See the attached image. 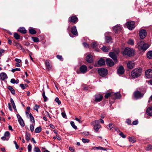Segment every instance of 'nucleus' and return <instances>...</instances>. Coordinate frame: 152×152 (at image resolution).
I'll list each match as a JSON object with an SVG mask.
<instances>
[{
    "label": "nucleus",
    "instance_id": "48",
    "mask_svg": "<svg viewBox=\"0 0 152 152\" xmlns=\"http://www.w3.org/2000/svg\"><path fill=\"white\" fill-rule=\"evenodd\" d=\"M39 107V106L37 105V104H36L35 105L34 107V110H36L37 111V112H38V108Z\"/></svg>",
    "mask_w": 152,
    "mask_h": 152
},
{
    "label": "nucleus",
    "instance_id": "39",
    "mask_svg": "<svg viewBox=\"0 0 152 152\" xmlns=\"http://www.w3.org/2000/svg\"><path fill=\"white\" fill-rule=\"evenodd\" d=\"M18 121L20 124V125L22 126H25V124L22 119L20 120H18Z\"/></svg>",
    "mask_w": 152,
    "mask_h": 152
},
{
    "label": "nucleus",
    "instance_id": "28",
    "mask_svg": "<svg viewBox=\"0 0 152 152\" xmlns=\"http://www.w3.org/2000/svg\"><path fill=\"white\" fill-rule=\"evenodd\" d=\"M147 57L149 59L152 58V51H150L147 53Z\"/></svg>",
    "mask_w": 152,
    "mask_h": 152
},
{
    "label": "nucleus",
    "instance_id": "4",
    "mask_svg": "<svg viewBox=\"0 0 152 152\" xmlns=\"http://www.w3.org/2000/svg\"><path fill=\"white\" fill-rule=\"evenodd\" d=\"M99 74L101 75H106L108 73V71L107 70L104 68H101L98 70V71Z\"/></svg>",
    "mask_w": 152,
    "mask_h": 152
},
{
    "label": "nucleus",
    "instance_id": "50",
    "mask_svg": "<svg viewBox=\"0 0 152 152\" xmlns=\"http://www.w3.org/2000/svg\"><path fill=\"white\" fill-rule=\"evenodd\" d=\"M82 142L84 143H88L89 142V140L88 139H86L84 138H83L82 139Z\"/></svg>",
    "mask_w": 152,
    "mask_h": 152
},
{
    "label": "nucleus",
    "instance_id": "46",
    "mask_svg": "<svg viewBox=\"0 0 152 152\" xmlns=\"http://www.w3.org/2000/svg\"><path fill=\"white\" fill-rule=\"evenodd\" d=\"M32 39L35 42H38L39 41V39L37 37H32Z\"/></svg>",
    "mask_w": 152,
    "mask_h": 152
},
{
    "label": "nucleus",
    "instance_id": "22",
    "mask_svg": "<svg viewBox=\"0 0 152 152\" xmlns=\"http://www.w3.org/2000/svg\"><path fill=\"white\" fill-rule=\"evenodd\" d=\"M91 45L92 47L93 48L96 50V51H98V45L96 42H92V43L91 44Z\"/></svg>",
    "mask_w": 152,
    "mask_h": 152
},
{
    "label": "nucleus",
    "instance_id": "44",
    "mask_svg": "<svg viewBox=\"0 0 152 152\" xmlns=\"http://www.w3.org/2000/svg\"><path fill=\"white\" fill-rule=\"evenodd\" d=\"M70 124L72 127L75 129H77V127L76 126L74 122L73 121H71L70 122Z\"/></svg>",
    "mask_w": 152,
    "mask_h": 152
},
{
    "label": "nucleus",
    "instance_id": "6",
    "mask_svg": "<svg viewBox=\"0 0 152 152\" xmlns=\"http://www.w3.org/2000/svg\"><path fill=\"white\" fill-rule=\"evenodd\" d=\"M122 32V27L121 25H118L115 26V33L120 34Z\"/></svg>",
    "mask_w": 152,
    "mask_h": 152
},
{
    "label": "nucleus",
    "instance_id": "2",
    "mask_svg": "<svg viewBox=\"0 0 152 152\" xmlns=\"http://www.w3.org/2000/svg\"><path fill=\"white\" fill-rule=\"evenodd\" d=\"M142 70L138 67L133 70L131 73V76H140L142 75Z\"/></svg>",
    "mask_w": 152,
    "mask_h": 152
},
{
    "label": "nucleus",
    "instance_id": "23",
    "mask_svg": "<svg viewBox=\"0 0 152 152\" xmlns=\"http://www.w3.org/2000/svg\"><path fill=\"white\" fill-rule=\"evenodd\" d=\"M142 50H146L149 47V45L147 43H145L143 42Z\"/></svg>",
    "mask_w": 152,
    "mask_h": 152
},
{
    "label": "nucleus",
    "instance_id": "52",
    "mask_svg": "<svg viewBox=\"0 0 152 152\" xmlns=\"http://www.w3.org/2000/svg\"><path fill=\"white\" fill-rule=\"evenodd\" d=\"M94 148H96L98 149L102 150H106L105 148H104L102 147H100V146L98 147H94Z\"/></svg>",
    "mask_w": 152,
    "mask_h": 152
},
{
    "label": "nucleus",
    "instance_id": "5",
    "mask_svg": "<svg viewBox=\"0 0 152 152\" xmlns=\"http://www.w3.org/2000/svg\"><path fill=\"white\" fill-rule=\"evenodd\" d=\"M127 28L130 30H132L135 27L134 22L133 21L128 22L126 23Z\"/></svg>",
    "mask_w": 152,
    "mask_h": 152
},
{
    "label": "nucleus",
    "instance_id": "43",
    "mask_svg": "<svg viewBox=\"0 0 152 152\" xmlns=\"http://www.w3.org/2000/svg\"><path fill=\"white\" fill-rule=\"evenodd\" d=\"M14 37L16 39H20V35L18 33H15L14 34Z\"/></svg>",
    "mask_w": 152,
    "mask_h": 152
},
{
    "label": "nucleus",
    "instance_id": "3",
    "mask_svg": "<svg viewBox=\"0 0 152 152\" xmlns=\"http://www.w3.org/2000/svg\"><path fill=\"white\" fill-rule=\"evenodd\" d=\"M99 120H96L91 123V125L94 126V129L96 132H98L101 127V125L99 124Z\"/></svg>",
    "mask_w": 152,
    "mask_h": 152
},
{
    "label": "nucleus",
    "instance_id": "34",
    "mask_svg": "<svg viewBox=\"0 0 152 152\" xmlns=\"http://www.w3.org/2000/svg\"><path fill=\"white\" fill-rule=\"evenodd\" d=\"M28 115H29V117L30 118V121H32L33 123H34V118L32 115L31 113H28Z\"/></svg>",
    "mask_w": 152,
    "mask_h": 152
},
{
    "label": "nucleus",
    "instance_id": "35",
    "mask_svg": "<svg viewBox=\"0 0 152 152\" xmlns=\"http://www.w3.org/2000/svg\"><path fill=\"white\" fill-rule=\"evenodd\" d=\"M115 130L116 131H117L118 132V131L119 132V134L122 138H124L126 137L125 135L122 132H120L119 130H118L117 129H115Z\"/></svg>",
    "mask_w": 152,
    "mask_h": 152
},
{
    "label": "nucleus",
    "instance_id": "17",
    "mask_svg": "<svg viewBox=\"0 0 152 152\" xmlns=\"http://www.w3.org/2000/svg\"><path fill=\"white\" fill-rule=\"evenodd\" d=\"M146 112L148 115L152 116V107H148L147 110Z\"/></svg>",
    "mask_w": 152,
    "mask_h": 152
},
{
    "label": "nucleus",
    "instance_id": "16",
    "mask_svg": "<svg viewBox=\"0 0 152 152\" xmlns=\"http://www.w3.org/2000/svg\"><path fill=\"white\" fill-rule=\"evenodd\" d=\"M87 70V67L86 65H82L80 68V70L81 72L85 73Z\"/></svg>",
    "mask_w": 152,
    "mask_h": 152
},
{
    "label": "nucleus",
    "instance_id": "33",
    "mask_svg": "<svg viewBox=\"0 0 152 152\" xmlns=\"http://www.w3.org/2000/svg\"><path fill=\"white\" fill-rule=\"evenodd\" d=\"M8 89L11 91V93L13 94H15V92L14 89L11 86H9Z\"/></svg>",
    "mask_w": 152,
    "mask_h": 152
},
{
    "label": "nucleus",
    "instance_id": "56",
    "mask_svg": "<svg viewBox=\"0 0 152 152\" xmlns=\"http://www.w3.org/2000/svg\"><path fill=\"white\" fill-rule=\"evenodd\" d=\"M20 68H16L15 69H12L11 71L13 72H14L15 71H20Z\"/></svg>",
    "mask_w": 152,
    "mask_h": 152
},
{
    "label": "nucleus",
    "instance_id": "32",
    "mask_svg": "<svg viewBox=\"0 0 152 152\" xmlns=\"http://www.w3.org/2000/svg\"><path fill=\"white\" fill-rule=\"evenodd\" d=\"M105 40L107 42L109 43L111 42L112 38L110 37L107 36L105 37Z\"/></svg>",
    "mask_w": 152,
    "mask_h": 152
},
{
    "label": "nucleus",
    "instance_id": "61",
    "mask_svg": "<svg viewBox=\"0 0 152 152\" xmlns=\"http://www.w3.org/2000/svg\"><path fill=\"white\" fill-rule=\"evenodd\" d=\"M57 57L58 59H59L60 60H63V58L62 57V56H60L59 55H57Z\"/></svg>",
    "mask_w": 152,
    "mask_h": 152
},
{
    "label": "nucleus",
    "instance_id": "18",
    "mask_svg": "<svg viewBox=\"0 0 152 152\" xmlns=\"http://www.w3.org/2000/svg\"><path fill=\"white\" fill-rule=\"evenodd\" d=\"M143 45V42L141 41L137 43V47L138 49L139 50H142Z\"/></svg>",
    "mask_w": 152,
    "mask_h": 152
},
{
    "label": "nucleus",
    "instance_id": "30",
    "mask_svg": "<svg viewBox=\"0 0 152 152\" xmlns=\"http://www.w3.org/2000/svg\"><path fill=\"white\" fill-rule=\"evenodd\" d=\"M101 49L103 51L105 52H108L109 50V49L105 46H103Z\"/></svg>",
    "mask_w": 152,
    "mask_h": 152
},
{
    "label": "nucleus",
    "instance_id": "37",
    "mask_svg": "<svg viewBox=\"0 0 152 152\" xmlns=\"http://www.w3.org/2000/svg\"><path fill=\"white\" fill-rule=\"evenodd\" d=\"M42 130V128L41 126H39L36 128L35 130V132L37 133L40 132Z\"/></svg>",
    "mask_w": 152,
    "mask_h": 152
},
{
    "label": "nucleus",
    "instance_id": "62",
    "mask_svg": "<svg viewBox=\"0 0 152 152\" xmlns=\"http://www.w3.org/2000/svg\"><path fill=\"white\" fill-rule=\"evenodd\" d=\"M61 115L63 118H66V116L65 112H62L61 113Z\"/></svg>",
    "mask_w": 152,
    "mask_h": 152
},
{
    "label": "nucleus",
    "instance_id": "51",
    "mask_svg": "<svg viewBox=\"0 0 152 152\" xmlns=\"http://www.w3.org/2000/svg\"><path fill=\"white\" fill-rule=\"evenodd\" d=\"M5 50L3 49H0V57H1L2 55V54L5 52Z\"/></svg>",
    "mask_w": 152,
    "mask_h": 152
},
{
    "label": "nucleus",
    "instance_id": "57",
    "mask_svg": "<svg viewBox=\"0 0 152 152\" xmlns=\"http://www.w3.org/2000/svg\"><path fill=\"white\" fill-rule=\"evenodd\" d=\"M34 151L35 152H41L39 148L37 147H35L34 148Z\"/></svg>",
    "mask_w": 152,
    "mask_h": 152
},
{
    "label": "nucleus",
    "instance_id": "29",
    "mask_svg": "<svg viewBox=\"0 0 152 152\" xmlns=\"http://www.w3.org/2000/svg\"><path fill=\"white\" fill-rule=\"evenodd\" d=\"M42 96L44 99V102H46L48 100L47 97L45 95V92L44 90H43V92L42 94Z\"/></svg>",
    "mask_w": 152,
    "mask_h": 152
},
{
    "label": "nucleus",
    "instance_id": "8",
    "mask_svg": "<svg viewBox=\"0 0 152 152\" xmlns=\"http://www.w3.org/2000/svg\"><path fill=\"white\" fill-rule=\"evenodd\" d=\"M147 34L146 31L144 29L141 30L139 32V35L140 38L141 39L144 38Z\"/></svg>",
    "mask_w": 152,
    "mask_h": 152
},
{
    "label": "nucleus",
    "instance_id": "9",
    "mask_svg": "<svg viewBox=\"0 0 152 152\" xmlns=\"http://www.w3.org/2000/svg\"><path fill=\"white\" fill-rule=\"evenodd\" d=\"M103 98V96L100 94H97L95 95V99L94 101L98 102L102 101Z\"/></svg>",
    "mask_w": 152,
    "mask_h": 152
},
{
    "label": "nucleus",
    "instance_id": "26",
    "mask_svg": "<svg viewBox=\"0 0 152 152\" xmlns=\"http://www.w3.org/2000/svg\"><path fill=\"white\" fill-rule=\"evenodd\" d=\"M121 95L119 92L115 93V99H119L121 97Z\"/></svg>",
    "mask_w": 152,
    "mask_h": 152
},
{
    "label": "nucleus",
    "instance_id": "47",
    "mask_svg": "<svg viewBox=\"0 0 152 152\" xmlns=\"http://www.w3.org/2000/svg\"><path fill=\"white\" fill-rule=\"evenodd\" d=\"M145 149L147 151H149L151 149H152V146L151 145H148L147 147H146Z\"/></svg>",
    "mask_w": 152,
    "mask_h": 152
},
{
    "label": "nucleus",
    "instance_id": "64",
    "mask_svg": "<svg viewBox=\"0 0 152 152\" xmlns=\"http://www.w3.org/2000/svg\"><path fill=\"white\" fill-rule=\"evenodd\" d=\"M20 86L23 89H24L26 88L25 86L23 84H20Z\"/></svg>",
    "mask_w": 152,
    "mask_h": 152
},
{
    "label": "nucleus",
    "instance_id": "53",
    "mask_svg": "<svg viewBox=\"0 0 152 152\" xmlns=\"http://www.w3.org/2000/svg\"><path fill=\"white\" fill-rule=\"evenodd\" d=\"M55 100L56 102L58 103V104L60 105L61 104V102L60 100H59L58 98L56 97L55 99Z\"/></svg>",
    "mask_w": 152,
    "mask_h": 152
},
{
    "label": "nucleus",
    "instance_id": "19",
    "mask_svg": "<svg viewBox=\"0 0 152 152\" xmlns=\"http://www.w3.org/2000/svg\"><path fill=\"white\" fill-rule=\"evenodd\" d=\"M146 76H152V69H148L145 72Z\"/></svg>",
    "mask_w": 152,
    "mask_h": 152
},
{
    "label": "nucleus",
    "instance_id": "25",
    "mask_svg": "<svg viewBox=\"0 0 152 152\" xmlns=\"http://www.w3.org/2000/svg\"><path fill=\"white\" fill-rule=\"evenodd\" d=\"M45 64L46 68L48 70H50L51 68V66L50 65V63L48 61H46Z\"/></svg>",
    "mask_w": 152,
    "mask_h": 152
},
{
    "label": "nucleus",
    "instance_id": "55",
    "mask_svg": "<svg viewBox=\"0 0 152 152\" xmlns=\"http://www.w3.org/2000/svg\"><path fill=\"white\" fill-rule=\"evenodd\" d=\"M32 148V147L31 145H30V144H29V145L28 146V152H30L31 151Z\"/></svg>",
    "mask_w": 152,
    "mask_h": 152
},
{
    "label": "nucleus",
    "instance_id": "11",
    "mask_svg": "<svg viewBox=\"0 0 152 152\" xmlns=\"http://www.w3.org/2000/svg\"><path fill=\"white\" fill-rule=\"evenodd\" d=\"M135 66V64L133 61H129L127 64V67L130 69H132Z\"/></svg>",
    "mask_w": 152,
    "mask_h": 152
},
{
    "label": "nucleus",
    "instance_id": "15",
    "mask_svg": "<svg viewBox=\"0 0 152 152\" xmlns=\"http://www.w3.org/2000/svg\"><path fill=\"white\" fill-rule=\"evenodd\" d=\"M120 52V50L118 48H116L115 50V63H116L118 60L116 59V57Z\"/></svg>",
    "mask_w": 152,
    "mask_h": 152
},
{
    "label": "nucleus",
    "instance_id": "7",
    "mask_svg": "<svg viewBox=\"0 0 152 152\" xmlns=\"http://www.w3.org/2000/svg\"><path fill=\"white\" fill-rule=\"evenodd\" d=\"M143 94L139 91H135L134 93V95L136 99H139L143 97Z\"/></svg>",
    "mask_w": 152,
    "mask_h": 152
},
{
    "label": "nucleus",
    "instance_id": "58",
    "mask_svg": "<svg viewBox=\"0 0 152 152\" xmlns=\"http://www.w3.org/2000/svg\"><path fill=\"white\" fill-rule=\"evenodd\" d=\"M34 129V127L33 125L30 126V129L31 132H33Z\"/></svg>",
    "mask_w": 152,
    "mask_h": 152
},
{
    "label": "nucleus",
    "instance_id": "60",
    "mask_svg": "<svg viewBox=\"0 0 152 152\" xmlns=\"http://www.w3.org/2000/svg\"><path fill=\"white\" fill-rule=\"evenodd\" d=\"M1 139L3 140H9V138H7V137H5V136L2 137H1Z\"/></svg>",
    "mask_w": 152,
    "mask_h": 152
},
{
    "label": "nucleus",
    "instance_id": "24",
    "mask_svg": "<svg viewBox=\"0 0 152 152\" xmlns=\"http://www.w3.org/2000/svg\"><path fill=\"white\" fill-rule=\"evenodd\" d=\"M18 31L22 34H26V31L24 27H20L18 30Z\"/></svg>",
    "mask_w": 152,
    "mask_h": 152
},
{
    "label": "nucleus",
    "instance_id": "49",
    "mask_svg": "<svg viewBox=\"0 0 152 152\" xmlns=\"http://www.w3.org/2000/svg\"><path fill=\"white\" fill-rule=\"evenodd\" d=\"M113 93H112V94ZM111 93H108L105 94L104 97L105 98H108L109 97H110L111 96Z\"/></svg>",
    "mask_w": 152,
    "mask_h": 152
},
{
    "label": "nucleus",
    "instance_id": "12",
    "mask_svg": "<svg viewBox=\"0 0 152 152\" xmlns=\"http://www.w3.org/2000/svg\"><path fill=\"white\" fill-rule=\"evenodd\" d=\"M124 72V67L121 66H120L117 70V72L119 75H122Z\"/></svg>",
    "mask_w": 152,
    "mask_h": 152
},
{
    "label": "nucleus",
    "instance_id": "20",
    "mask_svg": "<svg viewBox=\"0 0 152 152\" xmlns=\"http://www.w3.org/2000/svg\"><path fill=\"white\" fill-rule=\"evenodd\" d=\"M71 31L72 33L74 35H76L77 34L76 27L75 26L72 28Z\"/></svg>",
    "mask_w": 152,
    "mask_h": 152
},
{
    "label": "nucleus",
    "instance_id": "63",
    "mask_svg": "<svg viewBox=\"0 0 152 152\" xmlns=\"http://www.w3.org/2000/svg\"><path fill=\"white\" fill-rule=\"evenodd\" d=\"M53 138L54 139H57V140H60L61 139V138L60 137L57 135H56V137H53Z\"/></svg>",
    "mask_w": 152,
    "mask_h": 152
},
{
    "label": "nucleus",
    "instance_id": "31",
    "mask_svg": "<svg viewBox=\"0 0 152 152\" xmlns=\"http://www.w3.org/2000/svg\"><path fill=\"white\" fill-rule=\"evenodd\" d=\"M17 48L19 49L20 50H23V48L21 46V45L18 43H16L15 45Z\"/></svg>",
    "mask_w": 152,
    "mask_h": 152
},
{
    "label": "nucleus",
    "instance_id": "21",
    "mask_svg": "<svg viewBox=\"0 0 152 152\" xmlns=\"http://www.w3.org/2000/svg\"><path fill=\"white\" fill-rule=\"evenodd\" d=\"M98 64L100 66L104 65L105 64V60L103 58H100L98 61Z\"/></svg>",
    "mask_w": 152,
    "mask_h": 152
},
{
    "label": "nucleus",
    "instance_id": "42",
    "mask_svg": "<svg viewBox=\"0 0 152 152\" xmlns=\"http://www.w3.org/2000/svg\"><path fill=\"white\" fill-rule=\"evenodd\" d=\"M109 55L114 60V52H110L109 53Z\"/></svg>",
    "mask_w": 152,
    "mask_h": 152
},
{
    "label": "nucleus",
    "instance_id": "54",
    "mask_svg": "<svg viewBox=\"0 0 152 152\" xmlns=\"http://www.w3.org/2000/svg\"><path fill=\"white\" fill-rule=\"evenodd\" d=\"M113 127V124H110L108 125L107 128L110 130H111Z\"/></svg>",
    "mask_w": 152,
    "mask_h": 152
},
{
    "label": "nucleus",
    "instance_id": "36",
    "mask_svg": "<svg viewBox=\"0 0 152 152\" xmlns=\"http://www.w3.org/2000/svg\"><path fill=\"white\" fill-rule=\"evenodd\" d=\"M127 43L128 44L132 45H134V40L132 39H129L127 42Z\"/></svg>",
    "mask_w": 152,
    "mask_h": 152
},
{
    "label": "nucleus",
    "instance_id": "38",
    "mask_svg": "<svg viewBox=\"0 0 152 152\" xmlns=\"http://www.w3.org/2000/svg\"><path fill=\"white\" fill-rule=\"evenodd\" d=\"M129 140L132 143H133L136 141L135 139L134 138L131 137H129Z\"/></svg>",
    "mask_w": 152,
    "mask_h": 152
},
{
    "label": "nucleus",
    "instance_id": "41",
    "mask_svg": "<svg viewBox=\"0 0 152 152\" xmlns=\"http://www.w3.org/2000/svg\"><path fill=\"white\" fill-rule=\"evenodd\" d=\"M10 102L12 104L13 109L14 110H16V106L12 98L10 99Z\"/></svg>",
    "mask_w": 152,
    "mask_h": 152
},
{
    "label": "nucleus",
    "instance_id": "13",
    "mask_svg": "<svg viewBox=\"0 0 152 152\" xmlns=\"http://www.w3.org/2000/svg\"><path fill=\"white\" fill-rule=\"evenodd\" d=\"M69 21L71 22L76 23L78 20L77 17L75 16H72L69 17Z\"/></svg>",
    "mask_w": 152,
    "mask_h": 152
},
{
    "label": "nucleus",
    "instance_id": "1",
    "mask_svg": "<svg viewBox=\"0 0 152 152\" xmlns=\"http://www.w3.org/2000/svg\"><path fill=\"white\" fill-rule=\"evenodd\" d=\"M134 50L132 48L129 47H126L124 50L123 54L124 55L127 56L129 57L133 56L134 55Z\"/></svg>",
    "mask_w": 152,
    "mask_h": 152
},
{
    "label": "nucleus",
    "instance_id": "10",
    "mask_svg": "<svg viewBox=\"0 0 152 152\" xmlns=\"http://www.w3.org/2000/svg\"><path fill=\"white\" fill-rule=\"evenodd\" d=\"M105 61L107 65L108 66H112L114 65L113 61L110 58H107Z\"/></svg>",
    "mask_w": 152,
    "mask_h": 152
},
{
    "label": "nucleus",
    "instance_id": "14",
    "mask_svg": "<svg viewBox=\"0 0 152 152\" xmlns=\"http://www.w3.org/2000/svg\"><path fill=\"white\" fill-rule=\"evenodd\" d=\"M92 56L90 54L88 55L86 57V61L87 62L90 63L92 62L93 61Z\"/></svg>",
    "mask_w": 152,
    "mask_h": 152
},
{
    "label": "nucleus",
    "instance_id": "45",
    "mask_svg": "<svg viewBox=\"0 0 152 152\" xmlns=\"http://www.w3.org/2000/svg\"><path fill=\"white\" fill-rule=\"evenodd\" d=\"M4 136L9 138L10 137V132L8 131L6 132L4 134Z\"/></svg>",
    "mask_w": 152,
    "mask_h": 152
},
{
    "label": "nucleus",
    "instance_id": "59",
    "mask_svg": "<svg viewBox=\"0 0 152 152\" xmlns=\"http://www.w3.org/2000/svg\"><path fill=\"white\" fill-rule=\"evenodd\" d=\"M75 119L76 121H78L79 123H81L82 122V121L81 120L80 118L79 119L78 118L76 117Z\"/></svg>",
    "mask_w": 152,
    "mask_h": 152
},
{
    "label": "nucleus",
    "instance_id": "40",
    "mask_svg": "<svg viewBox=\"0 0 152 152\" xmlns=\"http://www.w3.org/2000/svg\"><path fill=\"white\" fill-rule=\"evenodd\" d=\"M29 32L31 34H36V31L33 28H30L29 30Z\"/></svg>",
    "mask_w": 152,
    "mask_h": 152
},
{
    "label": "nucleus",
    "instance_id": "27",
    "mask_svg": "<svg viewBox=\"0 0 152 152\" xmlns=\"http://www.w3.org/2000/svg\"><path fill=\"white\" fill-rule=\"evenodd\" d=\"M31 137V135L30 134L28 133L27 132L26 134V140L28 142L29 141Z\"/></svg>",
    "mask_w": 152,
    "mask_h": 152
}]
</instances>
